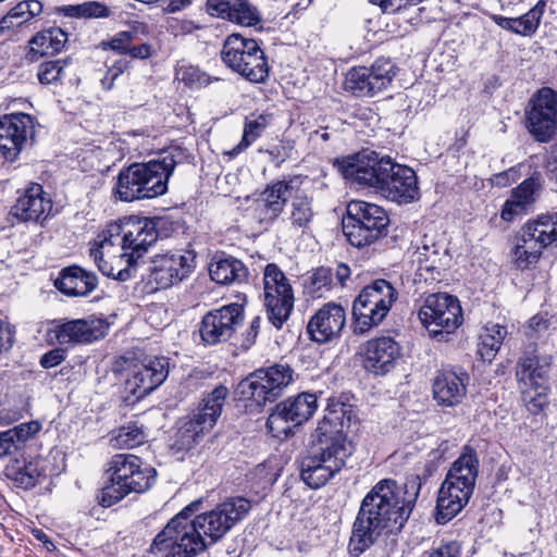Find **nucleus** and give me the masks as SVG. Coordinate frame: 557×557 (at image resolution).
<instances>
[{"label": "nucleus", "mask_w": 557, "mask_h": 557, "mask_svg": "<svg viewBox=\"0 0 557 557\" xmlns=\"http://www.w3.org/2000/svg\"><path fill=\"white\" fill-rule=\"evenodd\" d=\"M317 409L314 394L301 393L278 403L267 420V428L274 437L287 436L292 430L306 422Z\"/></svg>", "instance_id": "obj_20"}, {"label": "nucleus", "mask_w": 557, "mask_h": 557, "mask_svg": "<svg viewBox=\"0 0 557 557\" xmlns=\"http://www.w3.org/2000/svg\"><path fill=\"white\" fill-rule=\"evenodd\" d=\"M388 216L377 205L352 200L347 206L343 232L355 247H364L379 239L388 224Z\"/></svg>", "instance_id": "obj_10"}, {"label": "nucleus", "mask_w": 557, "mask_h": 557, "mask_svg": "<svg viewBox=\"0 0 557 557\" xmlns=\"http://www.w3.org/2000/svg\"><path fill=\"white\" fill-rule=\"evenodd\" d=\"M479 465L476 451L466 446L460 456L451 463L444 481L473 493Z\"/></svg>", "instance_id": "obj_33"}, {"label": "nucleus", "mask_w": 557, "mask_h": 557, "mask_svg": "<svg viewBox=\"0 0 557 557\" xmlns=\"http://www.w3.org/2000/svg\"><path fill=\"white\" fill-rule=\"evenodd\" d=\"M351 412L348 405L331 404L319 422L313 433L312 446L299 459L300 478L310 488L324 486L344 468L346 460L351 456L352 446L345 435Z\"/></svg>", "instance_id": "obj_3"}, {"label": "nucleus", "mask_w": 557, "mask_h": 557, "mask_svg": "<svg viewBox=\"0 0 557 557\" xmlns=\"http://www.w3.org/2000/svg\"><path fill=\"white\" fill-rule=\"evenodd\" d=\"M191 3V0H160L159 7L168 13H174L185 9Z\"/></svg>", "instance_id": "obj_59"}, {"label": "nucleus", "mask_w": 557, "mask_h": 557, "mask_svg": "<svg viewBox=\"0 0 557 557\" xmlns=\"http://www.w3.org/2000/svg\"><path fill=\"white\" fill-rule=\"evenodd\" d=\"M224 64L251 83H262L269 75V64L257 40L239 34L230 35L222 47Z\"/></svg>", "instance_id": "obj_9"}, {"label": "nucleus", "mask_w": 557, "mask_h": 557, "mask_svg": "<svg viewBox=\"0 0 557 557\" xmlns=\"http://www.w3.org/2000/svg\"><path fill=\"white\" fill-rule=\"evenodd\" d=\"M493 21L502 28L516 33L515 17H505L502 15H493Z\"/></svg>", "instance_id": "obj_62"}, {"label": "nucleus", "mask_w": 557, "mask_h": 557, "mask_svg": "<svg viewBox=\"0 0 557 557\" xmlns=\"http://www.w3.org/2000/svg\"><path fill=\"white\" fill-rule=\"evenodd\" d=\"M128 64L129 62L124 58L111 61L106 76L101 79L102 87L104 89H111L114 81L127 70Z\"/></svg>", "instance_id": "obj_52"}, {"label": "nucleus", "mask_w": 557, "mask_h": 557, "mask_svg": "<svg viewBox=\"0 0 557 557\" xmlns=\"http://www.w3.org/2000/svg\"><path fill=\"white\" fill-rule=\"evenodd\" d=\"M550 359L548 357L528 356L519 361L517 377L522 399L528 411L540 413L548 404V380Z\"/></svg>", "instance_id": "obj_13"}, {"label": "nucleus", "mask_w": 557, "mask_h": 557, "mask_svg": "<svg viewBox=\"0 0 557 557\" xmlns=\"http://www.w3.org/2000/svg\"><path fill=\"white\" fill-rule=\"evenodd\" d=\"M124 374L125 391L141 398L158 388L169 375V361L164 357L124 356L116 363Z\"/></svg>", "instance_id": "obj_11"}, {"label": "nucleus", "mask_w": 557, "mask_h": 557, "mask_svg": "<svg viewBox=\"0 0 557 557\" xmlns=\"http://www.w3.org/2000/svg\"><path fill=\"white\" fill-rule=\"evenodd\" d=\"M418 317L430 336L438 341H447L448 335L455 333L463 321L459 299L447 293L428 295Z\"/></svg>", "instance_id": "obj_12"}, {"label": "nucleus", "mask_w": 557, "mask_h": 557, "mask_svg": "<svg viewBox=\"0 0 557 557\" xmlns=\"http://www.w3.org/2000/svg\"><path fill=\"white\" fill-rule=\"evenodd\" d=\"M557 243V212L539 215L525 223L515 236L511 261L520 270L530 269L543 250Z\"/></svg>", "instance_id": "obj_7"}, {"label": "nucleus", "mask_w": 557, "mask_h": 557, "mask_svg": "<svg viewBox=\"0 0 557 557\" xmlns=\"http://www.w3.org/2000/svg\"><path fill=\"white\" fill-rule=\"evenodd\" d=\"M396 75V66L389 59L379 58L371 66H355L345 77V89L357 97H372L385 90Z\"/></svg>", "instance_id": "obj_19"}, {"label": "nucleus", "mask_w": 557, "mask_h": 557, "mask_svg": "<svg viewBox=\"0 0 557 557\" xmlns=\"http://www.w3.org/2000/svg\"><path fill=\"white\" fill-rule=\"evenodd\" d=\"M314 215L312 197L298 187L293 191L288 203L287 220L290 226L297 230L307 228L312 223Z\"/></svg>", "instance_id": "obj_37"}, {"label": "nucleus", "mask_w": 557, "mask_h": 557, "mask_svg": "<svg viewBox=\"0 0 557 557\" xmlns=\"http://www.w3.org/2000/svg\"><path fill=\"white\" fill-rule=\"evenodd\" d=\"M70 15L85 18H99L109 15L108 7L98 1L85 2L78 5H71L67 9Z\"/></svg>", "instance_id": "obj_49"}, {"label": "nucleus", "mask_w": 557, "mask_h": 557, "mask_svg": "<svg viewBox=\"0 0 557 557\" xmlns=\"http://www.w3.org/2000/svg\"><path fill=\"white\" fill-rule=\"evenodd\" d=\"M180 79L190 88H201L210 85L218 78H211L208 74L196 66H183L177 73Z\"/></svg>", "instance_id": "obj_48"}, {"label": "nucleus", "mask_w": 557, "mask_h": 557, "mask_svg": "<svg viewBox=\"0 0 557 557\" xmlns=\"http://www.w3.org/2000/svg\"><path fill=\"white\" fill-rule=\"evenodd\" d=\"M176 161L166 154L161 159L133 163L120 170L113 195L124 202L153 199L168 191L169 178L174 172Z\"/></svg>", "instance_id": "obj_5"}, {"label": "nucleus", "mask_w": 557, "mask_h": 557, "mask_svg": "<svg viewBox=\"0 0 557 557\" xmlns=\"http://www.w3.org/2000/svg\"><path fill=\"white\" fill-rule=\"evenodd\" d=\"M135 34L132 32L116 33L109 41L102 42L103 49H111L119 54H128Z\"/></svg>", "instance_id": "obj_51"}, {"label": "nucleus", "mask_w": 557, "mask_h": 557, "mask_svg": "<svg viewBox=\"0 0 557 557\" xmlns=\"http://www.w3.org/2000/svg\"><path fill=\"white\" fill-rule=\"evenodd\" d=\"M419 490L416 480L404 486L392 479L379 481L361 502L348 543L350 555L358 557L382 535L399 532L412 511Z\"/></svg>", "instance_id": "obj_2"}, {"label": "nucleus", "mask_w": 557, "mask_h": 557, "mask_svg": "<svg viewBox=\"0 0 557 557\" xmlns=\"http://www.w3.org/2000/svg\"><path fill=\"white\" fill-rule=\"evenodd\" d=\"M472 494L470 490H465L444 481L436 500V522L444 524L450 521L469 503Z\"/></svg>", "instance_id": "obj_34"}, {"label": "nucleus", "mask_w": 557, "mask_h": 557, "mask_svg": "<svg viewBox=\"0 0 557 557\" xmlns=\"http://www.w3.org/2000/svg\"><path fill=\"white\" fill-rule=\"evenodd\" d=\"M397 297L396 289L386 280H375L364 286L352 304L355 333L364 334L381 324Z\"/></svg>", "instance_id": "obj_8"}, {"label": "nucleus", "mask_w": 557, "mask_h": 557, "mask_svg": "<svg viewBox=\"0 0 557 557\" xmlns=\"http://www.w3.org/2000/svg\"><path fill=\"white\" fill-rule=\"evenodd\" d=\"M51 209L52 202L42 186L33 184L16 199L10 214L21 222H39L41 219H46Z\"/></svg>", "instance_id": "obj_29"}, {"label": "nucleus", "mask_w": 557, "mask_h": 557, "mask_svg": "<svg viewBox=\"0 0 557 557\" xmlns=\"http://www.w3.org/2000/svg\"><path fill=\"white\" fill-rule=\"evenodd\" d=\"M300 178L295 176L288 181H276L268 185L257 200V211L261 222L272 223L283 212L287 197L298 188Z\"/></svg>", "instance_id": "obj_28"}, {"label": "nucleus", "mask_w": 557, "mask_h": 557, "mask_svg": "<svg viewBox=\"0 0 557 557\" xmlns=\"http://www.w3.org/2000/svg\"><path fill=\"white\" fill-rule=\"evenodd\" d=\"M377 4L385 13H397L408 5H417L421 0H371Z\"/></svg>", "instance_id": "obj_53"}, {"label": "nucleus", "mask_w": 557, "mask_h": 557, "mask_svg": "<svg viewBox=\"0 0 557 557\" xmlns=\"http://www.w3.org/2000/svg\"><path fill=\"white\" fill-rule=\"evenodd\" d=\"M13 344L12 331L0 320V354L8 351Z\"/></svg>", "instance_id": "obj_60"}, {"label": "nucleus", "mask_w": 557, "mask_h": 557, "mask_svg": "<svg viewBox=\"0 0 557 557\" xmlns=\"http://www.w3.org/2000/svg\"><path fill=\"white\" fill-rule=\"evenodd\" d=\"M42 11V4L38 0H26L13 7L1 20L0 32L10 30L20 27L39 15Z\"/></svg>", "instance_id": "obj_40"}, {"label": "nucleus", "mask_w": 557, "mask_h": 557, "mask_svg": "<svg viewBox=\"0 0 557 557\" xmlns=\"http://www.w3.org/2000/svg\"><path fill=\"white\" fill-rule=\"evenodd\" d=\"M109 323L103 318L90 315L86 319L70 320L49 330L48 336L60 345L89 344L106 336Z\"/></svg>", "instance_id": "obj_25"}, {"label": "nucleus", "mask_w": 557, "mask_h": 557, "mask_svg": "<svg viewBox=\"0 0 557 557\" xmlns=\"http://www.w3.org/2000/svg\"><path fill=\"white\" fill-rule=\"evenodd\" d=\"M263 290L268 320L280 330L294 308V293L288 278L275 263L264 268Z\"/></svg>", "instance_id": "obj_14"}, {"label": "nucleus", "mask_w": 557, "mask_h": 557, "mask_svg": "<svg viewBox=\"0 0 557 557\" xmlns=\"http://www.w3.org/2000/svg\"><path fill=\"white\" fill-rule=\"evenodd\" d=\"M333 284L332 271L329 268H319L309 277L307 289L312 297H323L330 292Z\"/></svg>", "instance_id": "obj_45"}, {"label": "nucleus", "mask_w": 557, "mask_h": 557, "mask_svg": "<svg viewBox=\"0 0 557 557\" xmlns=\"http://www.w3.org/2000/svg\"><path fill=\"white\" fill-rule=\"evenodd\" d=\"M548 174L557 181V144L553 147L547 161Z\"/></svg>", "instance_id": "obj_63"}, {"label": "nucleus", "mask_w": 557, "mask_h": 557, "mask_svg": "<svg viewBox=\"0 0 557 557\" xmlns=\"http://www.w3.org/2000/svg\"><path fill=\"white\" fill-rule=\"evenodd\" d=\"M209 273L218 284L242 283L248 276L245 264L233 257H227L211 263Z\"/></svg>", "instance_id": "obj_39"}, {"label": "nucleus", "mask_w": 557, "mask_h": 557, "mask_svg": "<svg viewBox=\"0 0 557 557\" xmlns=\"http://www.w3.org/2000/svg\"><path fill=\"white\" fill-rule=\"evenodd\" d=\"M17 450L14 440L10 436V432L2 431L0 432V458L10 456Z\"/></svg>", "instance_id": "obj_57"}, {"label": "nucleus", "mask_w": 557, "mask_h": 557, "mask_svg": "<svg viewBox=\"0 0 557 557\" xmlns=\"http://www.w3.org/2000/svg\"><path fill=\"white\" fill-rule=\"evenodd\" d=\"M41 430V423L37 420H33L29 422H24L18 425H15L12 429H9L10 436L14 440V444L17 450L33 438L36 434H38Z\"/></svg>", "instance_id": "obj_50"}, {"label": "nucleus", "mask_w": 557, "mask_h": 557, "mask_svg": "<svg viewBox=\"0 0 557 557\" xmlns=\"http://www.w3.org/2000/svg\"><path fill=\"white\" fill-rule=\"evenodd\" d=\"M543 8H544V4H541L539 2L535 7L530 9L525 14H523L519 17H515L516 34L523 35V36L532 35L536 30V28L540 24V20L543 14Z\"/></svg>", "instance_id": "obj_47"}, {"label": "nucleus", "mask_w": 557, "mask_h": 557, "mask_svg": "<svg viewBox=\"0 0 557 557\" xmlns=\"http://www.w3.org/2000/svg\"><path fill=\"white\" fill-rule=\"evenodd\" d=\"M334 165L346 180L375 188L392 201L407 203L419 195L417 175L412 169L393 162L389 157L380 158L374 151L336 159Z\"/></svg>", "instance_id": "obj_4"}, {"label": "nucleus", "mask_w": 557, "mask_h": 557, "mask_svg": "<svg viewBox=\"0 0 557 557\" xmlns=\"http://www.w3.org/2000/svg\"><path fill=\"white\" fill-rule=\"evenodd\" d=\"M293 373L288 364L277 363L255 371L240 383L239 387L243 395L258 405H263L281 396L284 388L292 383Z\"/></svg>", "instance_id": "obj_16"}, {"label": "nucleus", "mask_w": 557, "mask_h": 557, "mask_svg": "<svg viewBox=\"0 0 557 557\" xmlns=\"http://www.w3.org/2000/svg\"><path fill=\"white\" fill-rule=\"evenodd\" d=\"M208 10L243 26H253L260 22L258 10L247 0H208Z\"/></svg>", "instance_id": "obj_32"}, {"label": "nucleus", "mask_w": 557, "mask_h": 557, "mask_svg": "<svg viewBox=\"0 0 557 557\" xmlns=\"http://www.w3.org/2000/svg\"><path fill=\"white\" fill-rule=\"evenodd\" d=\"M67 41V34L60 27H52L35 35L29 40L32 58L60 52Z\"/></svg>", "instance_id": "obj_38"}, {"label": "nucleus", "mask_w": 557, "mask_h": 557, "mask_svg": "<svg viewBox=\"0 0 557 557\" xmlns=\"http://www.w3.org/2000/svg\"><path fill=\"white\" fill-rule=\"evenodd\" d=\"M349 275H350V269L348 265L343 264V263L337 265L336 277L339 281L341 285L345 284V281L349 277Z\"/></svg>", "instance_id": "obj_64"}, {"label": "nucleus", "mask_w": 557, "mask_h": 557, "mask_svg": "<svg viewBox=\"0 0 557 557\" xmlns=\"http://www.w3.org/2000/svg\"><path fill=\"white\" fill-rule=\"evenodd\" d=\"M201 504L196 499L175 515L154 536L149 552L156 557H197L220 542L251 509L249 499L236 496L191 518Z\"/></svg>", "instance_id": "obj_1"}, {"label": "nucleus", "mask_w": 557, "mask_h": 557, "mask_svg": "<svg viewBox=\"0 0 557 557\" xmlns=\"http://www.w3.org/2000/svg\"><path fill=\"white\" fill-rule=\"evenodd\" d=\"M89 255L103 275L121 282L133 276L137 259L103 231L90 243Z\"/></svg>", "instance_id": "obj_15"}, {"label": "nucleus", "mask_w": 557, "mask_h": 557, "mask_svg": "<svg viewBox=\"0 0 557 557\" xmlns=\"http://www.w3.org/2000/svg\"><path fill=\"white\" fill-rule=\"evenodd\" d=\"M103 232L137 260L158 238L154 223L148 218H125L120 222L108 224Z\"/></svg>", "instance_id": "obj_17"}, {"label": "nucleus", "mask_w": 557, "mask_h": 557, "mask_svg": "<svg viewBox=\"0 0 557 557\" xmlns=\"http://www.w3.org/2000/svg\"><path fill=\"white\" fill-rule=\"evenodd\" d=\"M361 356L368 372L384 375L396 367L401 356V347L391 336L375 337L363 344Z\"/></svg>", "instance_id": "obj_26"}, {"label": "nucleus", "mask_w": 557, "mask_h": 557, "mask_svg": "<svg viewBox=\"0 0 557 557\" xmlns=\"http://www.w3.org/2000/svg\"><path fill=\"white\" fill-rule=\"evenodd\" d=\"M110 483L100 496V504L110 507L131 493H144L156 481L154 468L133 454H116L110 461Z\"/></svg>", "instance_id": "obj_6"}, {"label": "nucleus", "mask_w": 557, "mask_h": 557, "mask_svg": "<svg viewBox=\"0 0 557 557\" xmlns=\"http://www.w3.org/2000/svg\"><path fill=\"white\" fill-rule=\"evenodd\" d=\"M411 261L417 265V275L423 281H435L441 275V258L435 245L423 243L416 246Z\"/></svg>", "instance_id": "obj_36"}, {"label": "nucleus", "mask_w": 557, "mask_h": 557, "mask_svg": "<svg viewBox=\"0 0 557 557\" xmlns=\"http://www.w3.org/2000/svg\"><path fill=\"white\" fill-rule=\"evenodd\" d=\"M23 418V411L20 408H0V426L10 425Z\"/></svg>", "instance_id": "obj_56"}, {"label": "nucleus", "mask_w": 557, "mask_h": 557, "mask_svg": "<svg viewBox=\"0 0 557 557\" xmlns=\"http://www.w3.org/2000/svg\"><path fill=\"white\" fill-rule=\"evenodd\" d=\"M66 59L47 61L38 66L37 77L44 85L57 84L65 75Z\"/></svg>", "instance_id": "obj_46"}, {"label": "nucleus", "mask_w": 557, "mask_h": 557, "mask_svg": "<svg viewBox=\"0 0 557 557\" xmlns=\"http://www.w3.org/2000/svg\"><path fill=\"white\" fill-rule=\"evenodd\" d=\"M4 474L17 486L27 490L36 485L41 471L36 461L22 462L13 460L5 467Z\"/></svg>", "instance_id": "obj_43"}, {"label": "nucleus", "mask_w": 557, "mask_h": 557, "mask_svg": "<svg viewBox=\"0 0 557 557\" xmlns=\"http://www.w3.org/2000/svg\"><path fill=\"white\" fill-rule=\"evenodd\" d=\"M271 122L272 115L269 113H261L257 115L251 114L249 117H246L243 138L239 144L228 152V154L231 157H236L248 148L262 135Z\"/></svg>", "instance_id": "obj_42"}, {"label": "nucleus", "mask_w": 557, "mask_h": 557, "mask_svg": "<svg viewBox=\"0 0 557 557\" xmlns=\"http://www.w3.org/2000/svg\"><path fill=\"white\" fill-rule=\"evenodd\" d=\"M345 323L344 308L334 302H329L311 317L307 330L312 341L327 343L339 336Z\"/></svg>", "instance_id": "obj_27"}, {"label": "nucleus", "mask_w": 557, "mask_h": 557, "mask_svg": "<svg viewBox=\"0 0 557 557\" xmlns=\"http://www.w3.org/2000/svg\"><path fill=\"white\" fill-rule=\"evenodd\" d=\"M150 51H151V48L147 44H141L139 46L131 45L128 55L131 58H136V59H146V58L150 57Z\"/></svg>", "instance_id": "obj_61"}, {"label": "nucleus", "mask_w": 557, "mask_h": 557, "mask_svg": "<svg viewBox=\"0 0 557 557\" xmlns=\"http://www.w3.org/2000/svg\"><path fill=\"white\" fill-rule=\"evenodd\" d=\"M97 285V275L77 265L63 269L54 281L55 288L70 297H86Z\"/></svg>", "instance_id": "obj_31"}, {"label": "nucleus", "mask_w": 557, "mask_h": 557, "mask_svg": "<svg viewBox=\"0 0 557 557\" xmlns=\"http://www.w3.org/2000/svg\"><path fill=\"white\" fill-rule=\"evenodd\" d=\"M195 264V253L191 250L178 249L159 253L151 259L150 278L159 288H168L187 278Z\"/></svg>", "instance_id": "obj_22"}, {"label": "nucleus", "mask_w": 557, "mask_h": 557, "mask_svg": "<svg viewBox=\"0 0 557 557\" xmlns=\"http://www.w3.org/2000/svg\"><path fill=\"white\" fill-rule=\"evenodd\" d=\"M65 359V352L61 348H54L46 352L40 358V366L45 369H50L59 366Z\"/></svg>", "instance_id": "obj_55"}, {"label": "nucleus", "mask_w": 557, "mask_h": 557, "mask_svg": "<svg viewBox=\"0 0 557 557\" xmlns=\"http://www.w3.org/2000/svg\"><path fill=\"white\" fill-rule=\"evenodd\" d=\"M506 335V326L499 324H487L483 329L478 344V354L481 356L483 361L491 362L493 360Z\"/></svg>", "instance_id": "obj_41"}, {"label": "nucleus", "mask_w": 557, "mask_h": 557, "mask_svg": "<svg viewBox=\"0 0 557 557\" xmlns=\"http://www.w3.org/2000/svg\"><path fill=\"white\" fill-rule=\"evenodd\" d=\"M227 395L228 389L224 385H219L202 399L198 411L178 430L183 447H193L215 425Z\"/></svg>", "instance_id": "obj_18"}, {"label": "nucleus", "mask_w": 557, "mask_h": 557, "mask_svg": "<svg viewBox=\"0 0 557 557\" xmlns=\"http://www.w3.org/2000/svg\"><path fill=\"white\" fill-rule=\"evenodd\" d=\"M260 324H261L260 317L257 315L251 320L250 325L244 335L245 336L244 341H243L244 347L249 348L255 343L257 335L259 333V330H260Z\"/></svg>", "instance_id": "obj_58"}, {"label": "nucleus", "mask_w": 557, "mask_h": 557, "mask_svg": "<svg viewBox=\"0 0 557 557\" xmlns=\"http://www.w3.org/2000/svg\"><path fill=\"white\" fill-rule=\"evenodd\" d=\"M244 320V308L239 304H228L203 315L199 334L206 345H216L228 341Z\"/></svg>", "instance_id": "obj_23"}, {"label": "nucleus", "mask_w": 557, "mask_h": 557, "mask_svg": "<svg viewBox=\"0 0 557 557\" xmlns=\"http://www.w3.org/2000/svg\"><path fill=\"white\" fill-rule=\"evenodd\" d=\"M469 376L463 371L444 369L433 383L434 399L443 406H456L466 396Z\"/></svg>", "instance_id": "obj_30"}, {"label": "nucleus", "mask_w": 557, "mask_h": 557, "mask_svg": "<svg viewBox=\"0 0 557 557\" xmlns=\"http://www.w3.org/2000/svg\"><path fill=\"white\" fill-rule=\"evenodd\" d=\"M146 441V434L140 425L131 422L119 428L116 434L111 438L113 447L119 449H131L141 445Z\"/></svg>", "instance_id": "obj_44"}, {"label": "nucleus", "mask_w": 557, "mask_h": 557, "mask_svg": "<svg viewBox=\"0 0 557 557\" xmlns=\"http://www.w3.org/2000/svg\"><path fill=\"white\" fill-rule=\"evenodd\" d=\"M539 188L540 182L536 177L524 180L512 190L510 198L504 203L502 219L510 222L517 215L525 213L527 209L535 201V193Z\"/></svg>", "instance_id": "obj_35"}, {"label": "nucleus", "mask_w": 557, "mask_h": 557, "mask_svg": "<svg viewBox=\"0 0 557 557\" xmlns=\"http://www.w3.org/2000/svg\"><path fill=\"white\" fill-rule=\"evenodd\" d=\"M461 547L459 543L453 541L440 545L428 557H460Z\"/></svg>", "instance_id": "obj_54"}, {"label": "nucleus", "mask_w": 557, "mask_h": 557, "mask_svg": "<svg viewBox=\"0 0 557 557\" xmlns=\"http://www.w3.org/2000/svg\"><path fill=\"white\" fill-rule=\"evenodd\" d=\"M527 128L540 143H547L557 134V92L542 88L534 95L527 111Z\"/></svg>", "instance_id": "obj_21"}, {"label": "nucleus", "mask_w": 557, "mask_h": 557, "mask_svg": "<svg viewBox=\"0 0 557 557\" xmlns=\"http://www.w3.org/2000/svg\"><path fill=\"white\" fill-rule=\"evenodd\" d=\"M35 119L27 113H11L0 119V152L14 161L34 139Z\"/></svg>", "instance_id": "obj_24"}]
</instances>
